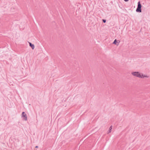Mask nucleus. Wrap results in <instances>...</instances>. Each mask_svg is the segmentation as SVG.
Masks as SVG:
<instances>
[{"label":"nucleus","mask_w":150,"mask_h":150,"mask_svg":"<svg viewBox=\"0 0 150 150\" xmlns=\"http://www.w3.org/2000/svg\"><path fill=\"white\" fill-rule=\"evenodd\" d=\"M129 0H124L125 1H128Z\"/></svg>","instance_id":"8"},{"label":"nucleus","mask_w":150,"mask_h":150,"mask_svg":"<svg viewBox=\"0 0 150 150\" xmlns=\"http://www.w3.org/2000/svg\"><path fill=\"white\" fill-rule=\"evenodd\" d=\"M30 46L33 49H34L35 48V46L33 44H32L30 42H29Z\"/></svg>","instance_id":"5"},{"label":"nucleus","mask_w":150,"mask_h":150,"mask_svg":"<svg viewBox=\"0 0 150 150\" xmlns=\"http://www.w3.org/2000/svg\"><path fill=\"white\" fill-rule=\"evenodd\" d=\"M112 129V126H111L110 128H109V130L108 131V133H110L111 132Z\"/></svg>","instance_id":"6"},{"label":"nucleus","mask_w":150,"mask_h":150,"mask_svg":"<svg viewBox=\"0 0 150 150\" xmlns=\"http://www.w3.org/2000/svg\"><path fill=\"white\" fill-rule=\"evenodd\" d=\"M119 42H120L119 41V42H118L117 41V40L116 39H115V40L114 42H113V44L116 45H118Z\"/></svg>","instance_id":"4"},{"label":"nucleus","mask_w":150,"mask_h":150,"mask_svg":"<svg viewBox=\"0 0 150 150\" xmlns=\"http://www.w3.org/2000/svg\"><path fill=\"white\" fill-rule=\"evenodd\" d=\"M103 21L104 23H105L106 22V20H105L103 19Z\"/></svg>","instance_id":"7"},{"label":"nucleus","mask_w":150,"mask_h":150,"mask_svg":"<svg viewBox=\"0 0 150 150\" xmlns=\"http://www.w3.org/2000/svg\"><path fill=\"white\" fill-rule=\"evenodd\" d=\"M142 7V5L140 4V2H139L138 3V7L136 9V11L137 12H141V8Z\"/></svg>","instance_id":"2"},{"label":"nucleus","mask_w":150,"mask_h":150,"mask_svg":"<svg viewBox=\"0 0 150 150\" xmlns=\"http://www.w3.org/2000/svg\"><path fill=\"white\" fill-rule=\"evenodd\" d=\"M22 117L24 120H27V117L26 115L24 112L22 113Z\"/></svg>","instance_id":"3"},{"label":"nucleus","mask_w":150,"mask_h":150,"mask_svg":"<svg viewBox=\"0 0 150 150\" xmlns=\"http://www.w3.org/2000/svg\"><path fill=\"white\" fill-rule=\"evenodd\" d=\"M132 74L134 76L141 78L148 77L147 75L144 74L142 73H140L138 72H133L132 73Z\"/></svg>","instance_id":"1"}]
</instances>
